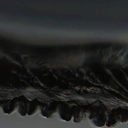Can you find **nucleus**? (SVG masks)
Segmentation results:
<instances>
[{
    "instance_id": "obj_1",
    "label": "nucleus",
    "mask_w": 128,
    "mask_h": 128,
    "mask_svg": "<svg viewBox=\"0 0 128 128\" xmlns=\"http://www.w3.org/2000/svg\"><path fill=\"white\" fill-rule=\"evenodd\" d=\"M117 116L118 118H116V120L115 118L114 119L112 118L110 120H109L107 122L106 124V126L109 127L114 126L116 125V122L118 120L119 122L123 123L124 122H126L128 120V117L125 118L124 116H123L120 118L118 115L117 114Z\"/></svg>"
},
{
    "instance_id": "obj_2",
    "label": "nucleus",
    "mask_w": 128,
    "mask_h": 128,
    "mask_svg": "<svg viewBox=\"0 0 128 128\" xmlns=\"http://www.w3.org/2000/svg\"><path fill=\"white\" fill-rule=\"evenodd\" d=\"M100 118L99 119L97 117L96 118V121L95 120H91L92 122L97 127H101L104 126L106 122V123L108 121L107 120L106 118L105 117H103L100 115H99Z\"/></svg>"
},
{
    "instance_id": "obj_3",
    "label": "nucleus",
    "mask_w": 128,
    "mask_h": 128,
    "mask_svg": "<svg viewBox=\"0 0 128 128\" xmlns=\"http://www.w3.org/2000/svg\"><path fill=\"white\" fill-rule=\"evenodd\" d=\"M119 82L128 91V88L126 87V84L125 83H122V82L121 81H120ZM112 85V87H111V88L113 89L114 90H116L118 92H120L126 98V99L124 98V99L126 101L125 102H126L128 103V93L127 92L125 91L124 90H122V92H124V93H123L122 92L119 90L115 86L113 85Z\"/></svg>"
},
{
    "instance_id": "obj_4",
    "label": "nucleus",
    "mask_w": 128,
    "mask_h": 128,
    "mask_svg": "<svg viewBox=\"0 0 128 128\" xmlns=\"http://www.w3.org/2000/svg\"><path fill=\"white\" fill-rule=\"evenodd\" d=\"M64 110L62 109L59 110V116L63 120L66 121L67 122H68L71 120L72 119L71 114H70L68 113H66L67 116H66L64 114Z\"/></svg>"
},
{
    "instance_id": "obj_5",
    "label": "nucleus",
    "mask_w": 128,
    "mask_h": 128,
    "mask_svg": "<svg viewBox=\"0 0 128 128\" xmlns=\"http://www.w3.org/2000/svg\"><path fill=\"white\" fill-rule=\"evenodd\" d=\"M15 106H14L13 104H11V106L8 109V108H6V109L5 108H4L3 110L4 113H6L8 114H10L13 111L15 108Z\"/></svg>"
},
{
    "instance_id": "obj_6",
    "label": "nucleus",
    "mask_w": 128,
    "mask_h": 128,
    "mask_svg": "<svg viewBox=\"0 0 128 128\" xmlns=\"http://www.w3.org/2000/svg\"><path fill=\"white\" fill-rule=\"evenodd\" d=\"M6 92H7L9 93L10 94L9 96H12L13 97H15V96H19V93H20V92L19 91H14L13 90H12L11 91H8L7 90Z\"/></svg>"
},
{
    "instance_id": "obj_7",
    "label": "nucleus",
    "mask_w": 128,
    "mask_h": 128,
    "mask_svg": "<svg viewBox=\"0 0 128 128\" xmlns=\"http://www.w3.org/2000/svg\"><path fill=\"white\" fill-rule=\"evenodd\" d=\"M20 108L21 109H19V113L22 116H24L26 115L27 112L26 110H24V107L22 103L20 104Z\"/></svg>"
},
{
    "instance_id": "obj_8",
    "label": "nucleus",
    "mask_w": 128,
    "mask_h": 128,
    "mask_svg": "<svg viewBox=\"0 0 128 128\" xmlns=\"http://www.w3.org/2000/svg\"><path fill=\"white\" fill-rule=\"evenodd\" d=\"M104 90L107 91V92L108 94H107V95L109 97H112L113 99L114 100H116L118 101L115 98V97L114 96V94L113 93V92L114 93H116V92L114 91H112V90H107V89L104 88Z\"/></svg>"
},
{
    "instance_id": "obj_9",
    "label": "nucleus",
    "mask_w": 128,
    "mask_h": 128,
    "mask_svg": "<svg viewBox=\"0 0 128 128\" xmlns=\"http://www.w3.org/2000/svg\"><path fill=\"white\" fill-rule=\"evenodd\" d=\"M41 113L43 116L46 117L47 118H50L51 117V114H49L48 116L46 115V112L43 111V108L42 106L41 108Z\"/></svg>"
},
{
    "instance_id": "obj_10",
    "label": "nucleus",
    "mask_w": 128,
    "mask_h": 128,
    "mask_svg": "<svg viewBox=\"0 0 128 128\" xmlns=\"http://www.w3.org/2000/svg\"><path fill=\"white\" fill-rule=\"evenodd\" d=\"M62 89L64 90V91L65 92H66V90L68 91L69 92H74H74H76V90L74 88H73L72 90H71L70 89V88H62Z\"/></svg>"
},
{
    "instance_id": "obj_11",
    "label": "nucleus",
    "mask_w": 128,
    "mask_h": 128,
    "mask_svg": "<svg viewBox=\"0 0 128 128\" xmlns=\"http://www.w3.org/2000/svg\"><path fill=\"white\" fill-rule=\"evenodd\" d=\"M74 119L73 120V122H79L80 121V119L79 117L77 116L76 117H75V116L74 115Z\"/></svg>"
},
{
    "instance_id": "obj_12",
    "label": "nucleus",
    "mask_w": 128,
    "mask_h": 128,
    "mask_svg": "<svg viewBox=\"0 0 128 128\" xmlns=\"http://www.w3.org/2000/svg\"><path fill=\"white\" fill-rule=\"evenodd\" d=\"M90 110V111L89 112V113L90 114V115L88 116V118L90 120H91L92 118V115L94 112L92 109Z\"/></svg>"
},
{
    "instance_id": "obj_13",
    "label": "nucleus",
    "mask_w": 128,
    "mask_h": 128,
    "mask_svg": "<svg viewBox=\"0 0 128 128\" xmlns=\"http://www.w3.org/2000/svg\"><path fill=\"white\" fill-rule=\"evenodd\" d=\"M34 109L32 111L30 112H29L28 114V116H31L33 115L34 114V112L36 109L37 108L36 106H34Z\"/></svg>"
},
{
    "instance_id": "obj_14",
    "label": "nucleus",
    "mask_w": 128,
    "mask_h": 128,
    "mask_svg": "<svg viewBox=\"0 0 128 128\" xmlns=\"http://www.w3.org/2000/svg\"><path fill=\"white\" fill-rule=\"evenodd\" d=\"M20 97L22 98H23L24 99V100L28 101L29 102H34V100L33 101H31L28 100L26 98H25V97L23 96H21Z\"/></svg>"
},
{
    "instance_id": "obj_15",
    "label": "nucleus",
    "mask_w": 128,
    "mask_h": 128,
    "mask_svg": "<svg viewBox=\"0 0 128 128\" xmlns=\"http://www.w3.org/2000/svg\"><path fill=\"white\" fill-rule=\"evenodd\" d=\"M18 97H16L15 98H13L12 100L11 99L9 98V99H8V101H10L12 103V100L16 101V100L18 99Z\"/></svg>"
},
{
    "instance_id": "obj_16",
    "label": "nucleus",
    "mask_w": 128,
    "mask_h": 128,
    "mask_svg": "<svg viewBox=\"0 0 128 128\" xmlns=\"http://www.w3.org/2000/svg\"><path fill=\"white\" fill-rule=\"evenodd\" d=\"M77 95L78 96H79L80 97H82L84 98H85L86 97V96H84L83 94H81L80 93H78L77 92Z\"/></svg>"
},
{
    "instance_id": "obj_17",
    "label": "nucleus",
    "mask_w": 128,
    "mask_h": 128,
    "mask_svg": "<svg viewBox=\"0 0 128 128\" xmlns=\"http://www.w3.org/2000/svg\"><path fill=\"white\" fill-rule=\"evenodd\" d=\"M95 83L96 84H100V83L98 82L96 80H94Z\"/></svg>"
},
{
    "instance_id": "obj_18",
    "label": "nucleus",
    "mask_w": 128,
    "mask_h": 128,
    "mask_svg": "<svg viewBox=\"0 0 128 128\" xmlns=\"http://www.w3.org/2000/svg\"><path fill=\"white\" fill-rule=\"evenodd\" d=\"M39 80L41 82V83L42 84L44 85H46V86H47V85L43 81H42V80L41 79H40Z\"/></svg>"
},
{
    "instance_id": "obj_19",
    "label": "nucleus",
    "mask_w": 128,
    "mask_h": 128,
    "mask_svg": "<svg viewBox=\"0 0 128 128\" xmlns=\"http://www.w3.org/2000/svg\"><path fill=\"white\" fill-rule=\"evenodd\" d=\"M39 120H46V119L45 118H39Z\"/></svg>"
},
{
    "instance_id": "obj_20",
    "label": "nucleus",
    "mask_w": 128,
    "mask_h": 128,
    "mask_svg": "<svg viewBox=\"0 0 128 128\" xmlns=\"http://www.w3.org/2000/svg\"><path fill=\"white\" fill-rule=\"evenodd\" d=\"M39 92L43 93L44 94H45L44 92L42 91H40L39 92H36V93L38 94H39Z\"/></svg>"
},
{
    "instance_id": "obj_21",
    "label": "nucleus",
    "mask_w": 128,
    "mask_h": 128,
    "mask_svg": "<svg viewBox=\"0 0 128 128\" xmlns=\"http://www.w3.org/2000/svg\"><path fill=\"white\" fill-rule=\"evenodd\" d=\"M2 97L1 93L0 92V101L1 100L0 99H2Z\"/></svg>"
},
{
    "instance_id": "obj_22",
    "label": "nucleus",
    "mask_w": 128,
    "mask_h": 128,
    "mask_svg": "<svg viewBox=\"0 0 128 128\" xmlns=\"http://www.w3.org/2000/svg\"><path fill=\"white\" fill-rule=\"evenodd\" d=\"M30 87L32 88V89H36V88L34 86H31Z\"/></svg>"
},
{
    "instance_id": "obj_23",
    "label": "nucleus",
    "mask_w": 128,
    "mask_h": 128,
    "mask_svg": "<svg viewBox=\"0 0 128 128\" xmlns=\"http://www.w3.org/2000/svg\"><path fill=\"white\" fill-rule=\"evenodd\" d=\"M38 100H42V98L41 97H38Z\"/></svg>"
},
{
    "instance_id": "obj_24",
    "label": "nucleus",
    "mask_w": 128,
    "mask_h": 128,
    "mask_svg": "<svg viewBox=\"0 0 128 128\" xmlns=\"http://www.w3.org/2000/svg\"><path fill=\"white\" fill-rule=\"evenodd\" d=\"M35 100H36V101L38 102H39L40 103H42V102L39 101L38 100L36 99V98L35 99Z\"/></svg>"
},
{
    "instance_id": "obj_25",
    "label": "nucleus",
    "mask_w": 128,
    "mask_h": 128,
    "mask_svg": "<svg viewBox=\"0 0 128 128\" xmlns=\"http://www.w3.org/2000/svg\"><path fill=\"white\" fill-rule=\"evenodd\" d=\"M50 96H49V98H50V99L51 100H52V101H53V102H54V100H53L52 99V98H50Z\"/></svg>"
},
{
    "instance_id": "obj_26",
    "label": "nucleus",
    "mask_w": 128,
    "mask_h": 128,
    "mask_svg": "<svg viewBox=\"0 0 128 128\" xmlns=\"http://www.w3.org/2000/svg\"><path fill=\"white\" fill-rule=\"evenodd\" d=\"M109 69V70L110 71V72H111L113 73V75H114V76H115V75H114L113 72L112 71V70H111L110 69Z\"/></svg>"
},
{
    "instance_id": "obj_27",
    "label": "nucleus",
    "mask_w": 128,
    "mask_h": 128,
    "mask_svg": "<svg viewBox=\"0 0 128 128\" xmlns=\"http://www.w3.org/2000/svg\"><path fill=\"white\" fill-rule=\"evenodd\" d=\"M85 102L87 104H89V103L86 100H85Z\"/></svg>"
},
{
    "instance_id": "obj_28",
    "label": "nucleus",
    "mask_w": 128,
    "mask_h": 128,
    "mask_svg": "<svg viewBox=\"0 0 128 128\" xmlns=\"http://www.w3.org/2000/svg\"><path fill=\"white\" fill-rule=\"evenodd\" d=\"M98 80L100 82H102V80L100 78H99Z\"/></svg>"
},
{
    "instance_id": "obj_29",
    "label": "nucleus",
    "mask_w": 128,
    "mask_h": 128,
    "mask_svg": "<svg viewBox=\"0 0 128 128\" xmlns=\"http://www.w3.org/2000/svg\"><path fill=\"white\" fill-rule=\"evenodd\" d=\"M55 108L56 109L53 110L54 112H56V108L55 107Z\"/></svg>"
},
{
    "instance_id": "obj_30",
    "label": "nucleus",
    "mask_w": 128,
    "mask_h": 128,
    "mask_svg": "<svg viewBox=\"0 0 128 128\" xmlns=\"http://www.w3.org/2000/svg\"><path fill=\"white\" fill-rule=\"evenodd\" d=\"M28 68H32V69H34V68H33L32 67V66H28Z\"/></svg>"
},
{
    "instance_id": "obj_31",
    "label": "nucleus",
    "mask_w": 128,
    "mask_h": 128,
    "mask_svg": "<svg viewBox=\"0 0 128 128\" xmlns=\"http://www.w3.org/2000/svg\"><path fill=\"white\" fill-rule=\"evenodd\" d=\"M23 90H24V91L25 92H27L26 91V90L25 88H23L22 89Z\"/></svg>"
},
{
    "instance_id": "obj_32",
    "label": "nucleus",
    "mask_w": 128,
    "mask_h": 128,
    "mask_svg": "<svg viewBox=\"0 0 128 128\" xmlns=\"http://www.w3.org/2000/svg\"><path fill=\"white\" fill-rule=\"evenodd\" d=\"M58 88H59V89H62V87H60V86H58Z\"/></svg>"
},
{
    "instance_id": "obj_33",
    "label": "nucleus",
    "mask_w": 128,
    "mask_h": 128,
    "mask_svg": "<svg viewBox=\"0 0 128 128\" xmlns=\"http://www.w3.org/2000/svg\"><path fill=\"white\" fill-rule=\"evenodd\" d=\"M28 98L30 100H32V98H30V97H28Z\"/></svg>"
},
{
    "instance_id": "obj_34",
    "label": "nucleus",
    "mask_w": 128,
    "mask_h": 128,
    "mask_svg": "<svg viewBox=\"0 0 128 128\" xmlns=\"http://www.w3.org/2000/svg\"><path fill=\"white\" fill-rule=\"evenodd\" d=\"M13 86V87H14V88H16V89H18V88L17 87H15L14 86Z\"/></svg>"
},
{
    "instance_id": "obj_35",
    "label": "nucleus",
    "mask_w": 128,
    "mask_h": 128,
    "mask_svg": "<svg viewBox=\"0 0 128 128\" xmlns=\"http://www.w3.org/2000/svg\"><path fill=\"white\" fill-rule=\"evenodd\" d=\"M98 102L100 103H101L102 102V101L100 100H98Z\"/></svg>"
},
{
    "instance_id": "obj_36",
    "label": "nucleus",
    "mask_w": 128,
    "mask_h": 128,
    "mask_svg": "<svg viewBox=\"0 0 128 128\" xmlns=\"http://www.w3.org/2000/svg\"><path fill=\"white\" fill-rule=\"evenodd\" d=\"M8 115H3V117H4L5 116H8Z\"/></svg>"
},
{
    "instance_id": "obj_37",
    "label": "nucleus",
    "mask_w": 128,
    "mask_h": 128,
    "mask_svg": "<svg viewBox=\"0 0 128 128\" xmlns=\"http://www.w3.org/2000/svg\"><path fill=\"white\" fill-rule=\"evenodd\" d=\"M91 97V98H95V97L94 96H92Z\"/></svg>"
},
{
    "instance_id": "obj_38",
    "label": "nucleus",
    "mask_w": 128,
    "mask_h": 128,
    "mask_svg": "<svg viewBox=\"0 0 128 128\" xmlns=\"http://www.w3.org/2000/svg\"><path fill=\"white\" fill-rule=\"evenodd\" d=\"M74 103H75V104H78V103H77L76 102H74Z\"/></svg>"
},
{
    "instance_id": "obj_39",
    "label": "nucleus",
    "mask_w": 128,
    "mask_h": 128,
    "mask_svg": "<svg viewBox=\"0 0 128 128\" xmlns=\"http://www.w3.org/2000/svg\"><path fill=\"white\" fill-rule=\"evenodd\" d=\"M101 90L102 92L103 93H104V91H103V90H102L101 88Z\"/></svg>"
},
{
    "instance_id": "obj_40",
    "label": "nucleus",
    "mask_w": 128,
    "mask_h": 128,
    "mask_svg": "<svg viewBox=\"0 0 128 128\" xmlns=\"http://www.w3.org/2000/svg\"><path fill=\"white\" fill-rule=\"evenodd\" d=\"M76 85L74 86H73V87H74V88H76Z\"/></svg>"
},
{
    "instance_id": "obj_41",
    "label": "nucleus",
    "mask_w": 128,
    "mask_h": 128,
    "mask_svg": "<svg viewBox=\"0 0 128 128\" xmlns=\"http://www.w3.org/2000/svg\"><path fill=\"white\" fill-rule=\"evenodd\" d=\"M83 113L82 114V116H83V114H84L83 113L84 112V111H83Z\"/></svg>"
},
{
    "instance_id": "obj_42",
    "label": "nucleus",
    "mask_w": 128,
    "mask_h": 128,
    "mask_svg": "<svg viewBox=\"0 0 128 128\" xmlns=\"http://www.w3.org/2000/svg\"><path fill=\"white\" fill-rule=\"evenodd\" d=\"M95 87L96 88H98V86H95Z\"/></svg>"
},
{
    "instance_id": "obj_43",
    "label": "nucleus",
    "mask_w": 128,
    "mask_h": 128,
    "mask_svg": "<svg viewBox=\"0 0 128 128\" xmlns=\"http://www.w3.org/2000/svg\"><path fill=\"white\" fill-rule=\"evenodd\" d=\"M111 100L112 101H113V102H115V101L114 100Z\"/></svg>"
},
{
    "instance_id": "obj_44",
    "label": "nucleus",
    "mask_w": 128,
    "mask_h": 128,
    "mask_svg": "<svg viewBox=\"0 0 128 128\" xmlns=\"http://www.w3.org/2000/svg\"><path fill=\"white\" fill-rule=\"evenodd\" d=\"M122 64L124 66V62H123Z\"/></svg>"
},
{
    "instance_id": "obj_45",
    "label": "nucleus",
    "mask_w": 128,
    "mask_h": 128,
    "mask_svg": "<svg viewBox=\"0 0 128 128\" xmlns=\"http://www.w3.org/2000/svg\"><path fill=\"white\" fill-rule=\"evenodd\" d=\"M84 93L85 94H86L87 93V92L86 91L84 92Z\"/></svg>"
},
{
    "instance_id": "obj_46",
    "label": "nucleus",
    "mask_w": 128,
    "mask_h": 128,
    "mask_svg": "<svg viewBox=\"0 0 128 128\" xmlns=\"http://www.w3.org/2000/svg\"><path fill=\"white\" fill-rule=\"evenodd\" d=\"M108 117L109 118H110V116L109 115L108 116Z\"/></svg>"
},
{
    "instance_id": "obj_47",
    "label": "nucleus",
    "mask_w": 128,
    "mask_h": 128,
    "mask_svg": "<svg viewBox=\"0 0 128 128\" xmlns=\"http://www.w3.org/2000/svg\"><path fill=\"white\" fill-rule=\"evenodd\" d=\"M9 87H10V88L11 87V86H10V84H9Z\"/></svg>"
},
{
    "instance_id": "obj_48",
    "label": "nucleus",
    "mask_w": 128,
    "mask_h": 128,
    "mask_svg": "<svg viewBox=\"0 0 128 128\" xmlns=\"http://www.w3.org/2000/svg\"><path fill=\"white\" fill-rule=\"evenodd\" d=\"M75 97V96H72V98H74V97Z\"/></svg>"
},
{
    "instance_id": "obj_49",
    "label": "nucleus",
    "mask_w": 128,
    "mask_h": 128,
    "mask_svg": "<svg viewBox=\"0 0 128 128\" xmlns=\"http://www.w3.org/2000/svg\"><path fill=\"white\" fill-rule=\"evenodd\" d=\"M15 60H16V61H18V60H16L15 59H14Z\"/></svg>"
},
{
    "instance_id": "obj_50",
    "label": "nucleus",
    "mask_w": 128,
    "mask_h": 128,
    "mask_svg": "<svg viewBox=\"0 0 128 128\" xmlns=\"http://www.w3.org/2000/svg\"><path fill=\"white\" fill-rule=\"evenodd\" d=\"M14 115V114H12V115H10V116H13V115Z\"/></svg>"
},
{
    "instance_id": "obj_51",
    "label": "nucleus",
    "mask_w": 128,
    "mask_h": 128,
    "mask_svg": "<svg viewBox=\"0 0 128 128\" xmlns=\"http://www.w3.org/2000/svg\"><path fill=\"white\" fill-rule=\"evenodd\" d=\"M105 98H108V97H107V96H106V97H105Z\"/></svg>"
},
{
    "instance_id": "obj_52",
    "label": "nucleus",
    "mask_w": 128,
    "mask_h": 128,
    "mask_svg": "<svg viewBox=\"0 0 128 128\" xmlns=\"http://www.w3.org/2000/svg\"><path fill=\"white\" fill-rule=\"evenodd\" d=\"M30 92V93H31V94H32V92Z\"/></svg>"
},
{
    "instance_id": "obj_53",
    "label": "nucleus",
    "mask_w": 128,
    "mask_h": 128,
    "mask_svg": "<svg viewBox=\"0 0 128 128\" xmlns=\"http://www.w3.org/2000/svg\"><path fill=\"white\" fill-rule=\"evenodd\" d=\"M12 89L14 90V88H12Z\"/></svg>"
},
{
    "instance_id": "obj_54",
    "label": "nucleus",
    "mask_w": 128,
    "mask_h": 128,
    "mask_svg": "<svg viewBox=\"0 0 128 128\" xmlns=\"http://www.w3.org/2000/svg\"><path fill=\"white\" fill-rule=\"evenodd\" d=\"M25 103L26 104H27V102H26Z\"/></svg>"
},
{
    "instance_id": "obj_55",
    "label": "nucleus",
    "mask_w": 128,
    "mask_h": 128,
    "mask_svg": "<svg viewBox=\"0 0 128 128\" xmlns=\"http://www.w3.org/2000/svg\"><path fill=\"white\" fill-rule=\"evenodd\" d=\"M73 106L74 107H76V106Z\"/></svg>"
},
{
    "instance_id": "obj_56",
    "label": "nucleus",
    "mask_w": 128,
    "mask_h": 128,
    "mask_svg": "<svg viewBox=\"0 0 128 128\" xmlns=\"http://www.w3.org/2000/svg\"><path fill=\"white\" fill-rule=\"evenodd\" d=\"M1 56H2V58L4 56H2V55H1Z\"/></svg>"
},
{
    "instance_id": "obj_57",
    "label": "nucleus",
    "mask_w": 128,
    "mask_h": 128,
    "mask_svg": "<svg viewBox=\"0 0 128 128\" xmlns=\"http://www.w3.org/2000/svg\"><path fill=\"white\" fill-rule=\"evenodd\" d=\"M74 75L76 77V75H75V74H74Z\"/></svg>"
},
{
    "instance_id": "obj_58",
    "label": "nucleus",
    "mask_w": 128,
    "mask_h": 128,
    "mask_svg": "<svg viewBox=\"0 0 128 128\" xmlns=\"http://www.w3.org/2000/svg\"><path fill=\"white\" fill-rule=\"evenodd\" d=\"M124 58V59H125V60H126V58Z\"/></svg>"
},
{
    "instance_id": "obj_59",
    "label": "nucleus",
    "mask_w": 128,
    "mask_h": 128,
    "mask_svg": "<svg viewBox=\"0 0 128 128\" xmlns=\"http://www.w3.org/2000/svg\"><path fill=\"white\" fill-rule=\"evenodd\" d=\"M41 94H40L39 96H41Z\"/></svg>"
},
{
    "instance_id": "obj_60",
    "label": "nucleus",
    "mask_w": 128,
    "mask_h": 128,
    "mask_svg": "<svg viewBox=\"0 0 128 128\" xmlns=\"http://www.w3.org/2000/svg\"><path fill=\"white\" fill-rule=\"evenodd\" d=\"M96 114H98V113L97 112H96Z\"/></svg>"
},
{
    "instance_id": "obj_61",
    "label": "nucleus",
    "mask_w": 128,
    "mask_h": 128,
    "mask_svg": "<svg viewBox=\"0 0 128 128\" xmlns=\"http://www.w3.org/2000/svg\"><path fill=\"white\" fill-rule=\"evenodd\" d=\"M2 53H4V52H2Z\"/></svg>"
},
{
    "instance_id": "obj_62",
    "label": "nucleus",
    "mask_w": 128,
    "mask_h": 128,
    "mask_svg": "<svg viewBox=\"0 0 128 128\" xmlns=\"http://www.w3.org/2000/svg\"><path fill=\"white\" fill-rule=\"evenodd\" d=\"M118 85V87H120Z\"/></svg>"
},
{
    "instance_id": "obj_63",
    "label": "nucleus",
    "mask_w": 128,
    "mask_h": 128,
    "mask_svg": "<svg viewBox=\"0 0 128 128\" xmlns=\"http://www.w3.org/2000/svg\"><path fill=\"white\" fill-rule=\"evenodd\" d=\"M1 114H0V116H1Z\"/></svg>"
},
{
    "instance_id": "obj_64",
    "label": "nucleus",
    "mask_w": 128,
    "mask_h": 128,
    "mask_svg": "<svg viewBox=\"0 0 128 128\" xmlns=\"http://www.w3.org/2000/svg\"><path fill=\"white\" fill-rule=\"evenodd\" d=\"M85 69H86V68H84Z\"/></svg>"
}]
</instances>
